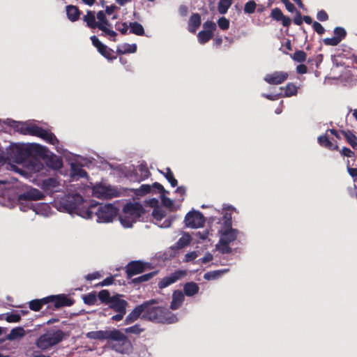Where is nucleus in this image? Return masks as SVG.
Returning a JSON list of instances; mask_svg holds the SVG:
<instances>
[{"label": "nucleus", "instance_id": "16", "mask_svg": "<svg viewBox=\"0 0 357 357\" xmlns=\"http://www.w3.org/2000/svg\"><path fill=\"white\" fill-rule=\"evenodd\" d=\"M149 303H144L142 305L137 306L126 318V324H130L136 321L139 317L143 313L148 306Z\"/></svg>", "mask_w": 357, "mask_h": 357}, {"label": "nucleus", "instance_id": "53", "mask_svg": "<svg viewBox=\"0 0 357 357\" xmlns=\"http://www.w3.org/2000/svg\"><path fill=\"white\" fill-rule=\"evenodd\" d=\"M125 333H133V334H139L143 331V329L140 328V326L137 324L126 328L124 329Z\"/></svg>", "mask_w": 357, "mask_h": 357}, {"label": "nucleus", "instance_id": "62", "mask_svg": "<svg viewBox=\"0 0 357 357\" xmlns=\"http://www.w3.org/2000/svg\"><path fill=\"white\" fill-rule=\"evenodd\" d=\"M154 188L158 190V192L162 194L165 195V193H168V192L164 188L163 185L158 182H155L152 184L151 188Z\"/></svg>", "mask_w": 357, "mask_h": 357}, {"label": "nucleus", "instance_id": "31", "mask_svg": "<svg viewBox=\"0 0 357 357\" xmlns=\"http://www.w3.org/2000/svg\"><path fill=\"white\" fill-rule=\"evenodd\" d=\"M137 51L136 44L125 43L121 47H118L116 52L119 54H125L128 53H135Z\"/></svg>", "mask_w": 357, "mask_h": 357}, {"label": "nucleus", "instance_id": "34", "mask_svg": "<svg viewBox=\"0 0 357 357\" xmlns=\"http://www.w3.org/2000/svg\"><path fill=\"white\" fill-rule=\"evenodd\" d=\"M25 335L23 328L17 327L11 330L8 335V340H14L22 337Z\"/></svg>", "mask_w": 357, "mask_h": 357}, {"label": "nucleus", "instance_id": "10", "mask_svg": "<svg viewBox=\"0 0 357 357\" xmlns=\"http://www.w3.org/2000/svg\"><path fill=\"white\" fill-rule=\"evenodd\" d=\"M45 197L43 193L36 188H31L18 195V201L22 202L38 201Z\"/></svg>", "mask_w": 357, "mask_h": 357}, {"label": "nucleus", "instance_id": "45", "mask_svg": "<svg viewBox=\"0 0 357 357\" xmlns=\"http://www.w3.org/2000/svg\"><path fill=\"white\" fill-rule=\"evenodd\" d=\"M257 4L254 1H249L244 6V13L247 14H252L255 13Z\"/></svg>", "mask_w": 357, "mask_h": 357}, {"label": "nucleus", "instance_id": "43", "mask_svg": "<svg viewBox=\"0 0 357 357\" xmlns=\"http://www.w3.org/2000/svg\"><path fill=\"white\" fill-rule=\"evenodd\" d=\"M151 191V185L148 184L142 185L138 189L135 190V194L138 196H144Z\"/></svg>", "mask_w": 357, "mask_h": 357}, {"label": "nucleus", "instance_id": "55", "mask_svg": "<svg viewBox=\"0 0 357 357\" xmlns=\"http://www.w3.org/2000/svg\"><path fill=\"white\" fill-rule=\"evenodd\" d=\"M73 175L77 176L79 178H84L87 176V172L81 167H73Z\"/></svg>", "mask_w": 357, "mask_h": 357}, {"label": "nucleus", "instance_id": "28", "mask_svg": "<svg viewBox=\"0 0 357 357\" xmlns=\"http://www.w3.org/2000/svg\"><path fill=\"white\" fill-rule=\"evenodd\" d=\"M228 269H222L209 271L204 275V278L206 280H217L226 273Z\"/></svg>", "mask_w": 357, "mask_h": 357}, {"label": "nucleus", "instance_id": "19", "mask_svg": "<svg viewBox=\"0 0 357 357\" xmlns=\"http://www.w3.org/2000/svg\"><path fill=\"white\" fill-rule=\"evenodd\" d=\"M97 24V28L102 31L100 36H105L107 35L114 38L112 40L113 41L116 40L115 37L116 36L117 33L110 29L112 24L107 19L102 21V22H98Z\"/></svg>", "mask_w": 357, "mask_h": 357}, {"label": "nucleus", "instance_id": "12", "mask_svg": "<svg viewBox=\"0 0 357 357\" xmlns=\"http://www.w3.org/2000/svg\"><path fill=\"white\" fill-rule=\"evenodd\" d=\"M289 77V74L284 71H275L266 75L264 81L269 84L278 85L284 82Z\"/></svg>", "mask_w": 357, "mask_h": 357}, {"label": "nucleus", "instance_id": "38", "mask_svg": "<svg viewBox=\"0 0 357 357\" xmlns=\"http://www.w3.org/2000/svg\"><path fill=\"white\" fill-rule=\"evenodd\" d=\"M121 268H123L122 266ZM123 268H152L150 263H145L140 260L131 261Z\"/></svg>", "mask_w": 357, "mask_h": 357}, {"label": "nucleus", "instance_id": "39", "mask_svg": "<svg viewBox=\"0 0 357 357\" xmlns=\"http://www.w3.org/2000/svg\"><path fill=\"white\" fill-rule=\"evenodd\" d=\"M213 37V34L202 30L197 34L198 41L200 44H205Z\"/></svg>", "mask_w": 357, "mask_h": 357}, {"label": "nucleus", "instance_id": "21", "mask_svg": "<svg viewBox=\"0 0 357 357\" xmlns=\"http://www.w3.org/2000/svg\"><path fill=\"white\" fill-rule=\"evenodd\" d=\"M340 133L344 137L347 142L354 149L357 150V137L351 130H341Z\"/></svg>", "mask_w": 357, "mask_h": 357}, {"label": "nucleus", "instance_id": "18", "mask_svg": "<svg viewBox=\"0 0 357 357\" xmlns=\"http://www.w3.org/2000/svg\"><path fill=\"white\" fill-rule=\"evenodd\" d=\"M202 24L201 15L197 13H192L188 22V30L190 33L195 34Z\"/></svg>", "mask_w": 357, "mask_h": 357}, {"label": "nucleus", "instance_id": "8", "mask_svg": "<svg viewBox=\"0 0 357 357\" xmlns=\"http://www.w3.org/2000/svg\"><path fill=\"white\" fill-rule=\"evenodd\" d=\"M184 222L187 227L199 228L204 227L205 218L201 212L192 211L185 215Z\"/></svg>", "mask_w": 357, "mask_h": 357}, {"label": "nucleus", "instance_id": "44", "mask_svg": "<svg viewBox=\"0 0 357 357\" xmlns=\"http://www.w3.org/2000/svg\"><path fill=\"white\" fill-rule=\"evenodd\" d=\"M335 36L341 42L347 36V31L343 27L337 26L334 29Z\"/></svg>", "mask_w": 357, "mask_h": 357}, {"label": "nucleus", "instance_id": "41", "mask_svg": "<svg viewBox=\"0 0 357 357\" xmlns=\"http://www.w3.org/2000/svg\"><path fill=\"white\" fill-rule=\"evenodd\" d=\"M82 298L84 303L89 305H94L97 301V296L95 292H91L86 295H84L83 296Z\"/></svg>", "mask_w": 357, "mask_h": 357}, {"label": "nucleus", "instance_id": "42", "mask_svg": "<svg viewBox=\"0 0 357 357\" xmlns=\"http://www.w3.org/2000/svg\"><path fill=\"white\" fill-rule=\"evenodd\" d=\"M152 215L158 221L162 220L166 216V212L160 208H155L153 210Z\"/></svg>", "mask_w": 357, "mask_h": 357}, {"label": "nucleus", "instance_id": "22", "mask_svg": "<svg viewBox=\"0 0 357 357\" xmlns=\"http://www.w3.org/2000/svg\"><path fill=\"white\" fill-rule=\"evenodd\" d=\"M82 12L78 7L73 5L66 6V14L68 20L71 22H76L79 19Z\"/></svg>", "mask_w": 357, "mask_h": 357}, {"label": "nucleus", "instance_id": "29", "mask_svg": "<svg viewBox=\"0 0 357 357\" xmlns=\"http://www.w3.org/2000/svg\"><path fill=\"white\" fill-rule=\"evenodd\" d=\"M159 172L165 177V178L169 181L172 187L174 188L177 185L178 181L175 178L174 174L169 167H167L165 169V172L159 170Z\"/></svg>", "mask_w": 357, "mask_h": 357}, {"label": "nucleus", "instance_id": "17", "mask_svg": "<svg viewBox=\"0 0 357 357\" xmlns=\"http://www.w3.org/2000/svg\"><path fill=\"white\" fill-rule=\"evenodd\" d=\"M109 305L116 312H126L127 302L121 298L120 296H114L109 301Z\"/></svg>", "mask_w": 357, "mask_h": 357}, {"label": "nucleus", "instance_id": "15", "mask_svg": "<svg viewBox=\"0 0 357 357\" xmlns=\"http://www.w3.org/2000/svg\"><path fill=\"white\" fill-rule=\"evenodd\" d=\"M186 274L185 271L179 270L175 271L169 276L164 278L158 284L160 289L165 288L178 280L182 278Z\"/></svg>", "mask_w": 357, "mask_h": 357}, {"label": "nucleus", "instance_id": "5", "mask_svg": "<svg viewBox=\"0 0 357 357\" xmlns=\"http://www.w3.org/2000/svg\"><path fill=\"white\" fill-rule=\"evenodd\" d=\"M61 204L69 213H75L83 217L84 215V198L78 193L68 194L62 198Z\"/></svg>", "mask_w": 357, "mask_h": 357}, {"label": "nucleus", "instance_id": "32", "mask_svg": "<svg viewBox=\"0 0 357 357\" xmlns=\"http://www.w3.org/2000/svg\"><path fill=\"white\" fill-rule=\"evenodd\" d=\"M199 291V287L195 282H188L184 286V293L187 296H192Z\"/></svg>", "mask_w": 357, "mask_h": 357}, {"label": "nucleus", "instance_id": "13", "mask_svg": "<svg viewBox=\"0 0 357 357\" xmlns=\"http://www.w3.org/2000/svg\"><path fill=\"white\" fill-rule=\"evenodd\" d=\"M123 337L121 339H112L116 341L112 347L118 352L121 354H128L131 351L132 344L130 340H128L123 333L121 332Z\"/></svg>", "mask_w": 357, "mask_h": 357}, {"label": "nucleus", "instance_id": "57", "mask_svg": "<svg viewBox=\"0 0 357 357\" xmlns=\"http://www.w3.org/2000/svg\"><path fill=\"white\" fill-rule=\"evenodd\" d=\"M98 298L102 302H107L109 303V301L112 297L109 296V293L107 290H102L98 294Z\"/></svg>", "mask_w": 357, "mask_h": 357}, {"label": "nucleus", "instance_id": "14", "mask_svg": "<svg viewBox=\"0 0 357 357\" xmlns=\"http://www.w3.org/2000/svg\"><path fill=\"white\" fill-rule=\"evenodd\" d=\"M93 193L95 197L103 199L112 198L117 196L114 190L109 187H107L102 185H96L93 188Z\"/></svg>", "mask_w": 357, "mask_h": 357}, {"label": "nucleus", "instance_id": "3", "mask_svg": "<svg viewBox=\"0 0 357 357\" xmlns=\"http://www.w3.org/2000/svg\"><path fill=\"white\" fill-rule=\"evenodd\" d=\"M146 303H149V304L144 311V314L142 315L143 318L156 322L167 324H172L177 321V317L167 309L151 306L152 304L155 303L154 300L147 301Z\"/></svg>", "mask_w": 357, "mask_h": 357}, {"label": "nucleus", "instance_id": "59", "mask_svg": "<svg viewBox=\"0 0 357 357\" xmlns=\"http://www.w3.org/2000/svg\"><path fill=\"white\" fill-rule=\"evenodd\" d=\"M340 152L342 156H346L347 158H352L355 156V153L347 147H343Z\"/></svg>", "mask_w": 357, "mask_h": 357}, {"label": "nucleus", "instance_id": "33", "mask_svg": "<svg viewBox=\"0 0 357 357\" xmlns=\"http://www.w3.org/2000/svg\"><path fill=\"white\" fill-rule=\"evenodd\" d=\"M130 28V33L137 36L144 35V29L143 26L137 22H130L129 24Z\"/></svg>", "mask_w": 357, "mask_h": 357}, {"label": "nucleus", "instance_id": "1", "mask_svg": "<svg viewBox=\"0 0 357 357\" xmlns=\"http://www.w3.org/2000/svg\"><path fill=\"white\" fill-rule=\"evenodd\" d=\"M9 126L22 135H29L31 136L38 137L50 144L57 145L59 143V139L53 132L44 129L35 123L11 121Z\"/></svg>", "mask_w": 357, "mask_h": 357}, {"label": "nucleus", "instance_id": "60", "mask_svg": "<svg viewBox=\"0 0 357 357\" xmlns=\"http://www.w3.org/2000/svg\"><path fill=\"white\" fill-rule=\"evenodd\" d=\"M317 18L321 22H325L328 20V15L325 10H321L318 11L317 14Z\"/></svg>", "mask_w": 357, "mask_h": 357}, {"label": "nucleus", "instance_id": "37", "mask_svg": "<svg viewBox=\"0 0 357 357\" xmlns=\"http://www.w3.org/2000/svg\"><path fill=\"white\" fill-rule=\"evenodd\" d=\"M104 49L98 51L102 56L108 60H114L116 59V56L114 54V51L107 45L103 46Z\"/></svg>", "mask_w": 357, "mask_h": 357}, {"label": "nucleus", "instance_id": "20", "mask_svg": "<svg viewBox=\"0 0 357 357\" xmlns=\"http://www.w3.org/2000/svg\"><path fill=\"white\" fill-rule=\"evenodd\" d=\"M238 234V231L235 229L230 228L226 229L222 234L220 238V243L224 244H229L231 242L236 240Z\"/></svg>", "mask_w": 357, "mask_h": 357}, {"label": "nucleus", "instance_id": "11", "mask_svg": "<svg viewBox=\"0 0 357 357\" xmlns=\"http://www.w3.org/2000/svg\"><path fill=\"white\" fill-rule=\"evenodd\" d=\"M151 173L146 163L138 165L130 174V178L133 181L140 182L149 177Z\"/></svg>", "mask_w": 357, "mask_h": 357}, {"label": "nucleus", "instance_id": "2", "mask_svg": "<svg viewBox=\"0 0 357 357\" xmlns=\"http://www.w3.org/2000/svg\"><path fill=\"white\" fill-rule=\"evenodd\" d=\"M118 209L112 204H91L84 208V218H92L93 215L97 217L98 222H109L116 217Z\"/></svg>", "mask_w": 357, "mask_h": 357}, {"label": "nucleus", "instance_id": "25", "mask_svg": "<svg viewBox=\"0 0 357 357\" xmlns=\"http://www.w3.org/2000/svg\"><path fill=\"white\" fill-rule=\"evenodd\" d=\"M49 303L48 296L40 299H35L32 300L29 302V307L31 310L38 312L39 311L43 305Z\"/></svg>", "mask_w": 357, "mask_h": 357}, {"label": "nucleus", "instance_id": "51", "mask_svg": "<svg viewBox=\"0 0 357 357\" xmlns=\"http://www.w3.org/2000/svg\"><path fill=\"white\" fill-rule=\"evenodd\" d=\"M218 24L222 30H227L229 27V20L225 17H222L218 20Z\"/></svg>", "mask_w": 357, "mask_h": 357}, {"label": "nucleus", "instance_id": "50", "mask_svg": "<svg viewBox=\"0 0 357 357\" xmlns=\"http://www.w3.org/2000/svg\"><path fill=\"white\" fill-rule=\"evenodd\" d=\"M156 274H157L156 271L146 273V274L142 275L137 278H135L134 281L138 282H146V281L149 280L151 278H152Z\"/></svg>", "mask_w": 357, "mask_h": 357}, {"label": "nucleus", "instance_id": "4", "mask_svg": "<svg viewBox=\"0 0 357 357\" xmlns=\"http://www.w3.org/2000/svg\"><path fill=\"white\" fill-rule=\"evenodd\" d=\"M144 213L143 206L138 202L127 203L119 216L121 223L125 227H131L134 222Z\"/></svg>", "mask_w": 357, "mask_h": 357}, {"label": "nucleus", "instance_id": "58", "mask_svg": "<svg viewBox=\"0 0 357 357\" xmlns=\"http://www.w3.org/2000/svg\"><path fill=\"white\" fill-rule=\"evenodd\" d=\"M312 28L319 35H322L325 32V29L319 22H314L312 23Z\"/></svg>", "mask_w": 357, "mask_h": 357}, {"label": "nucleus", "instance_id": "47", "mask_svg": "<svg viewBox=\"0 0 357 357\" xmlns=\"http://www.w3.org/2000/svg\"><path fill=\"white\" fill-rule=\"evenodd\" d=\"M5 319L8 322H18L21 319V315L15 312L7 313L5 314Z\"/></svg>", "mask_w": 357, "mask_h": 357}, {"label": "nucleus", "instance_id": "63", "mask_svg": "<svg viewBox=\"0 0 357 357\" xmlns=\"http://www.w3.org/2000/svg\"><path fill=\"white\" fill-rule=\"evenodd\" d=\"M162 203L165 207L169 208L173 206V201L171 199L165 197L164 195H162Z\"/></svg>", "mask_w": 357, "mask_h": 357}, {"label": "nucleus", "instance_id": "64", "mask_svg": "<svg viewBox=\"0 0 357 357\" xmlns=\"http://www.w3.org/2000/svg\"><path fill=\"white\" fill-rule=\"evenodd\" d=\"M349 174L354 178V181L357 183V168L347 167Z\"/></svg>", "mask_w": 357, "mask_h": 357}, {"label": "nucleus", "instance_id": "49", "mask_svg": "<svg viewBox=\"0 0 357 357\" xmlns=\"http://www.w3.org/2000/svg\"><path fill=\"white\" fill-rule=\"evenodd\" d=\"M271 16L275 20L280 22L281 19L284 16L282 10L279 8H275L271 10Z\"/></svg>", "mask_w": 357, "mask_h": 357}, {"label": "nucleus", "instance_id": "27", "mask_svg": "<svg viewBox=\"0 0 357 357\" xmlns=\"http://www.w3.org/2000/svg\"><path fill=\"white\" fill-rule=\"evenodd\" d=\"M59 185L58 181L54 178H47L41 183V188L45 191L52 190Z\"/></svg>", "mask_w": 357, "mask_h": 357}, {"label": "nucleus", "instance_id": "40", "mask_svg": "<svg viewBox=\"0 0 357 357\" xmlns=\"http://www.w3.org/2000/svg\"><path fill=\"white\" fill-rule=\"evenodd\" d=\"M291 56L294 61L298 63H303L306 60L307 54L303 50H297Z\"/></svg>", "mask_w": 357, "mask_h": 357}, {"label": "nucleus", "instance_id": "61", "mask_svg": "<svg viewBox=\"0 0 357 357\" xmlns=\"http://www.w3.org/2000/svg\"><path fill=\"white\" fill-rule=\"evenodd\" d=\"M281 2L285 6L286 9L290 12L293 13L296 10V8L294 5L289 1V0H281Z\"/></svg>", "mask_w": 357, "mask_h": 357}, {"label": "nucleus", "instance_id": "54", "mask_svg": "<svg viewBox=\"0 0 357 357\" xmlns=\"http://www.w3.org/2000/svg\"><path fill=\"white\" fill-rule=\"evenodd\" d=\"M323 41L326 45L329 46H336L340 43V40L335 36L324 38Z\"/></svg>", "mask_w": 357, "mask_h": 357}, {"label": "nucleus", "instance_id": "7", "mask_svg": "<svg viewBox=\"0 0 357 357\" xmlns=\"http://www.w3.org/2000/svg\"><path fill=\"white\" fill-rule=\"evenodd\" d=\"M86 336L89 339L104 340L110 339H121L123 335L121 334V331L119 330H111V331H96L89 332L86 334Z\"/></svg>", "mask_w": 357, "mask_h": 357}, {"label": "nucleus", "instance_id": "24", "mask_svg": "<svg viewBox=\"0 0 357 357\" xmlns=\"http://www.w3.org/2000/svg\"><path fill=\"white\" fill-rule=\"evenodd\" d=\"M184 301V295L181 291H175L172 296V301L171 303V308L172 310L178 309Z\"/></svg>", "mask_w": 357, "mask_h": 357}, {"label": "nucleus", "instance_id": "9", "mask_svg": "<svg viewBox=\"0 0 357 357\" xmlns=\"http://www.w3.org/2000/svg\"><path fill=\"white\" fill-rule=\"evenodd\" d=\"M49 303H54L56 308L69 307L74 304L75 301L68 294H57L48 296Z\"/></svg>", "mask_w": 357, "mask_h": 357}, {"label": "nucleus", "instance_id": "46", "mask_svg": "<svg viewBox=\"0 0 357 357\" xmlns=\"http://www.w3.org/2000/svg\"><path fill=\"white\" fill-rule=\"evenodd\" d=\"M203 28L204 31L213 34V32L216 29V24L213 21L207 20L203 24Z\"/></svg>", "mask_w": 357, "mask_h": 357}, {"label": "nucleus", "instance_id": "52", "mask_svg": "<svg viewBox=\"0 0 357 357\" xmlns=\"http://www.w3.org/2000/svg\"><path fill=\"white\" fill-rule=\"evenodd\" d=\"M15 150L16 151L15 162H22L25 158L24 151L19 146H16Z\"/></svg>", "mask_w": 357, "mask_h": 357}, {"label": "nucleus", "instance_id": "35", "mask_svg": "<svg viewBox=\"0 0 357 357\" xmlns=\"http://www.w3.org/2000/svg\"><path fill=\"white\" fill-rule=\"evenodd\" d=\"M298 93V87L294 83H288L284 87V97L296 96Z\"/></svg>", "mask_w": 357, "mask_h": 357}, {"label": "nucleus", "instance_id": "48", "mask_svg": "<svg viewBox=\"0 0 357 357\" xmlns=\"http://www.w3.org/2000/svg\"><path fill=\"white\" fill-rule=\"evenodd\" d=\"M49 166L53 169H59L62 167V161L56 156L51 158L49 160Z\"/></svg>", "mask_w": 357, "mask_h": 357}, {"label": "nucleus", "instance_id": "36", "mask_svg": "<svg viewBox=\"0 0 357 357\" xmlns=\"http://www.w3.org/2000/svg\"><path fill=\"white\" fill-rule=\"evenodd\" d=\"M232 4V0H220L218 5V10L220 14L227 13Z\"/></svg>", "mask_w": 357, "mask_h": 357}, {"label": "nucleus", "instance_id": "23", "mask_svg": "<svg viewBox=\"0 0 357 357\" xmlns=\"http://www.w3.org/2000/svg\"><path fill=\"white\" fill-rule=\"evenodd\" d=\"M317 141L320 146L331 150V151H337L339 150V146L337 144L334 145L331 141L328 139L326 135H320L317 138Z\"/></svg>", "mask_w": 357, "mask_h": 357}, {"label": "nucleus", "instance_id": "6", "mask_svg": "<svg viewBox=\"0 0 357 357\" xmlns=\"http://www.w3.org/2000/svg\"><path fill=\"white\" fill-rule=\"evenodd\" d=\"M63 337L61 331H50L40 335L36 344L38 348L42 350H47L55 344L59 343Z\"/></svg>", "mask_w": 357, "mask_h": 357}, {"label": "nucleus", "instance_id": "56", "mask_svg": "<svg viewBox=\"0 0 357 357\" xmlns=\"http://www.w3.org/2000/svg\"><path fill=\"white\" fill-rule=\"evenodd\" d=\"M90 39L92 42L93 45L96 47L98 51H99L100 50L104 49L103 46H105V45H104L102 43H101V41L98 38L97 36H92L90 38Z\"/></svg>", "mask_w": 357, "mask_h": 357}, {"label": "nucleus", "instance_id": "30", "mask_svg": "<svg viewBox=\"0 0 357 357\" xmlns=\"http://www.w3.org/2000/svg\"><path fill=\"white\" fill-rule=\"evenodd\" d=\"M191 241V236L188 234H185L178 240L173 248L181 249L185 248L190 243Z\"/></svg>", "mask_w": 357, "mask_h": 357}, {"label": "nucleus", "instance_id": "26", "mask_svg": "<svg viewBox=\"0 0 357 357\" xmlns=\"http://www.w3.org/2000/svg\"><path fill=\"white\" fill-rule=\"evenodd\" d=\"M83 20L90 29L97 28L98 22L96 20L95 13L93 11L88 10L86 15L83 17Z\"/></svg>", "mask_w": 357, "mask_h": 357}]
</instances>
